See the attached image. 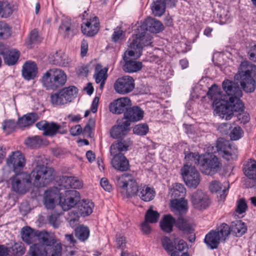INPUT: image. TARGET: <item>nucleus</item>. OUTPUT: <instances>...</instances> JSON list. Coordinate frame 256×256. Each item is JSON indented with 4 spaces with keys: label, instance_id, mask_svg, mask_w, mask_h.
I'll list each match as a JSON object with an SVG mask.
<instances>
[{
    "label": "nucleus",
    "instance_id": "1",
    "mask_svg": "<svg viewBox=\"0 0 256 256\" xmlns=\"http://www.w3.org/2000/svg\"><path fill=\"white\" fill-rule=\"evenodd\" d=\"M128 98L122 97L114 100L109 105L110 111L114 114H124V120L117 126H114L110 130L111 136L118 138L128 132Z\"/></svg>",
    "mask_w": 256,
    "mask_h": 256
},
{
    "label": "nucleus",
    "instance_id": "2",
    "mask_svg": "<svg viewBox=\"0 0 256 256\" xmlns=\"http://www.w3.org/2000/svg\"><path fill=\"white\" fill-rule=\"evenodd\" d=\"M234 78L246 92H254L256 88V66L247 61L242 62Z\"/></svg>",
    "mask_w": 256,
    "mask_h": 256
},
{
    "label": "nucleus",
    "instance_id": "3",
    "mask_svg": "<svg viewBox=\"0 0 256 256\" xmlns=\"http://www.w3.org/2000/svg\"><path fill=\"white\" fill-rule=\"evenodd\" d=\"M185 159L192 161V164H197L201 172L206 175H214L222 166L218 158L214 155L199 156L195 153L190 152L186 154Z\"/></svg>",
    "mask_w": 256,
    "mask_h": 256
},
{
    "label": "nucleus",
    "instance_id": "4",
    "mask_svg": "<svg viewBox=\"0 0 256 256\" xmlns=\"http://www.w3.org/2000/svg\"><path fill=\"white\" fill-rule=\"evenodd\" d=\"M34 168L30 174V179L34 178V184L37 188L46 186L54 178L53 168L44 166V156H38L34 158Z\"/></svg>",
    "mask_w": 256,
    "mask_h": 256
},
{
    "label": "nucleus",
    "instance_id": "5",
    "mask_svg": "<svg viewBox=\"0 0 256 256\" xmlns=\"http://www.w3.org/2000/svg\"><path fill=\"white\" fill-rule=\"evenodd\" d=\"M136 37L129 46L130 48L129 56L138 59L142 55L143 47L150 46L152 42V36L140 27L136 29Z\"/></svg>",
    "mask_w": 256,
    "mask_h": 256
},
{
    "label": "nucleus",
    "instance_id": "6",
    "mask_svg": "<svg viewBox=\"0 0 256 256\" xmlns=\"http://www.w3.org/2000/svg\"><path fill=\"white\" fill-rule=\"evenodd\" d=\"M41 81L47 90H55L66 84V75L60 69L51 68L43 74Z\"/></svg>",
    "mask_w": 256,
    "mask_h": 256
},
{
    "label": "nucleus",
    "instance_id": "7",
    "mask_svg": "<svg viewBox=\"0 0 256 256\" xmlns=\"http://www.w3.org/2000/svg\"><path fill=\"white\" fill-rule=\"evenodd\" d=\"M78 89L74 86L66 87L50 96V102L54 106H59L71 102L77 96Z\"/></svg>",
    "mask_w": 256,
    "mask_h": 256
},
{
    "label": "nucleus",
    "instance_id": "8",
    "mask_svg": "<svg viewBox=\"0 0 256 256\" xmlns=\"http://www.w3.org/2000/svg\"><path fill=\"white\" fill-rule=\"evenodd\" d=\"M181 169L182 175L186 184L190 188H196L200 182V174L194 166H192V161L188 160Z\"/></svg>",
    "mask_w": 256,
    "mask_h": 256
},
{
    "label": "nucleus",
    "instance_id": "9",
    "mask_svg": "<svg viewBox=\"0 0 256 256\" xmlns=\"http://www.w3.org/2000/svg\"><path fill=\"white\" fill-rule=\"evenodd\" d=\"M12 190L18 194H25L30 187V176L26 172L16 174L11 179Z\"/></svg>",
    "mask_w": 256,
    "mask_h": 256
},
{
    "label": "nucleus",
    "instance_id": "10",
    "mask_svg": "<svg viewBox=\"0 0 256 256\" xmlns=\"http://www.w3.org/2000/svg\"><path fill=\"white\" fill-rule=\"evenodd\" d=\"M62 244L59 242L48 249L42 244H34L30 246V256H61Z\"/></svg>",
    "mask_w": 256,
    "mask_h": 256
},
{
    "label": "nucleus",
    "instance_id": "11",
    "mask_svg": "<svg viewBox=\"0 0 256 256\" xmlns=\"http://www.w3.org/2000/svg\"><path fill=\"white\" fill-rule=\"evenodd\" d=\"M58 199L60 207L64 210L66 211L76 206L78 202L80 200V195L76 190H66L64 194H60Z\"/></svg>",
    "mask_w": 256,
    "mask_h": 256
},
{
    "label": "nucleus",
    "instance_id": "12",
    "mask_svg": "<svg viewBox=\"0 0 256 256\" xmlns=\"http://www.w3.org/2000/svg\"><path fill=\"white\" fill-rule=\"evenodd\" d=\"M36 126L39 130L43 131V134L46 136L52 137L58 133L64 134L66 132V130L62 128L60 124L54 122L41 120L37 122Z\"/></svg>",
    "mask_w": 256,
    "mask_h": 256
},
{
    "label": "nucleus",
    "instance_id": "13",
    "mask_svg": "<svg viewBox=\"0 0 256 256\" xmlns=\"http://www.w3.org/2000/svg\"><path fill=\"white\" fill-rule=\"evenodd\" d=\"M216 148L218 151L222 152V157L228 160L236 158L238 150L234 144H230L228 141L223 139L218 140Z\"/></svg>",
    "mask_w": 256,
    "mask_h": 256
},
{
    "label": "nucleus",
    "instance_id": "14",
    "mask_svg": "<svg viewBox=\"0 0 256 256\" xmlns=\"http://www.w3.org/2000/svg\"><path fill=\"white\" fill-rule=\"evenodd\" d=\"M0 55L2 56L6 64L12 66L17 62L20 52L16 49L10 48L6 45L0 44Z\"/></svg>",
    "mask_w": 256,
    "mask_h": 256
},
{
    "label": "nucleus",
    "instance_id": "15",
    "mask_svg": "<svg viewBox=\"0 0 256 256\" xmlns=\"http://www.w3.org/2000/svg\"><path fill=\"white\" fill-rule=\"evenodd\" d=\"M6 163L9 167L13 168V170L17 172L23 168L25 166L26 161L24 155L20 151L12 152L6 160Z\"/></svg>",
    "mask_w": 256,
    "mask_h": 256
},
{
    "label": "nucleus",
    "instance_id": "16",
    "mask_svg": "<svg viewBox=\"0 0 256 256\" xmlns=\"http://www.w3.org/2000/svg\"><path fill=\"white\" fill-rule=\"evenodd\" d=\"M81 28L83 34L88 36H94L98 33L100 28L98 18L94 16L90 20L84 21L81 25Z\"/></svg>",
    "mask_w": 256,
    "mask_h": 256
},
{
    "label": "nucleus",
    "instance_id": "17",
    "mask_svg": "<svg viewBox=\"0 0 256 256\" xmlns=\"http://www.w3.org/2000/svg\"><path fill=\"white\" fill-rule=\"evenodd\" d=\"M191 201L195 208L206 209L210 205L208 196L200 190H198L191 196Z\"/></svg>",
    "mask_w": 256,
    "mask_h": 256
},
{
    "label": "nucleus",
    "instance_id": "18",
    "mask_svg": "<svg viewBox=\"0 0 256 256\" xmlns=\"http://www.w3.org/2000/svg\"><path fill=\"white\" fill-rule=\"evenodd\" d=\"M78 24L70 19L64 20L59 28V32L66 38L71 39L78 32Z\"/></svg>",
    "mask_w": 256,
    "mask_h": 256
},
{
    "label": "nucleus",
    "instance_id": "19",
    "mask_svg": "<svg viewBox=\"0 0 256 256\" xmlns=\"http://www.w3.org/2000/svg\"><path fill=\"white\" fill-rule=\"evenodd\" d=\"M176 226L184 234H189L188 240L190 242L195 241L194 229L190 223L186 220L184 217H178L175 222Z\"/></svg>",
    "mask_w": 256,
    "mask_h": 256
},
{
    "label": "nucleus",
    "instance_id": "20",
    "mask_svg": "<svg viewBox=\"0 0 256 256\" xmlns=\"http://www.w3.org/2000/svg\"><path fill=\"white\" fill-rule=\"evenodd\" d=\"M228 100H222L219 102H214V112L220 118H225L226 120L231 119L232 116V112L228 103Z\"/></svg>",
    "mask_w": 256,
    "mask_h": 256
},
{
    "label": "nucleus",
    "instance_id": "21",
    "mask_svg": "<svg viewBox=\"0 0 256 256\" xmlns=\"http://www.w3.org/2000/svg\"><path fill=\"white\" fill-rule=\"evenodd\" d=\"M222 87L226 94L230 97L242 96V92L238 83L228 80H224Z\"/></svg>",
    "mask_w": 256,
    "mask_h": 256
},
{
    "label": "nucleus",
    "instance_id": "22",
    "mask_svg": "<svg viewBox=\"0 0 256 256\" xmlns=\"http://www.w3.org/2000/svg\"><path fill=\"white\" fill-rule=\"evenodd\" d=\"M139 27L146 32L149 31L154 34L161 32L164 28V26L160 22L152 18H146Z\"/></svg>",
    "mask_w": 256,
    "mask_h": 256
},
{
    "label": "nucleus",
    "instance_id": "23",
    "mask_svg": "<svg viewBox=\"0 0 256 256\" xmlns=\"http://www.w3.org/2000/svg\"><path fill=\"white\" fill-rule=\"evenodd\" d=\"M209 188L211 192L219 194V200H224L226 195V192L229 188V183L228 182L221 184L216 180L212 181L210 185Z\"/></svg>",
    "mask_w": 256,
    "mask_h": 256
},
{
    "label": "nucleus",
    "instance_id": "24",
    "mask_svg": "<svg viewBox=\"0 0 256 256\" xmlns=\"http://www.w3.org/2000/svg\"><path fill=\"white\" fill-rule=\"evenodd\" d=\"M113 158L111 161L112 167L116 170L125 172L128 170V160L122 153L112 154Z\"/></svg>",
    "mask_w": 256,
    "mask_h": 256
},
{
    "label": "nucleus",
    "instance_id": "25",
    "mask_svg": "<svg viewBox=\"0 0 256 256\" xmlns=\"http://www.w3.org/2000/svg\"><path fill=\"white\" fill-rule=\"evenodd\" d=\"M38 74L36 64L32 61L26 62L22 66V76L28 80L34 79Z\"/></svg>",
    "mask_w": 256,
    "mask_h": 256
},
{
    "label": "nucleus",
    "instance_id": "26",
    "mask_svg": "<svg viewBox=\"0 0 256 256\" xmlns=\"http://www.w3.org/2000/svg\"><path fill=\"white\" fill-rule=\"evenodd\" d=\"M94 207L93 202L89 200H79L76 205L77 210H74L78 216H89L92 212Z\"/></svg>",
    "mask_w": 256,
    "mask_h": 256
},
{
    "label": "nucleus",
    "instance_id": "27",
    "mask_svg": "<svg viewBox=\"0 0 256 256\" xmlns=\"http://www.w3.org/2000/svg\"><path fill=\"white\" fill-rule=\"evenodd\" d=\"M38 240L40 242L42 243L48 249H51L52 247L56 246L58 243L56 242V240L54 235L46 231H39L38 232Z\"/></svg>",
    "mask_w": 256,
    "mask_h": 256
},
{
    "label": "nucleus",
    "instance_id": "28",
    "mask_svg": "<svg viewBox=\"0 0 256 256\" xmlns=\"http://www.w3.org/2000/svg\"><path fill=\"white\" fill-rule=\"evenodd\" d=\"M50 62L56 65L67 66L70 63L68 56L61 51L56 52L49 56Z\"/></svg>",
    "mask_w": 256,
    "mask_h": 256
},
{
    "label": "nucleus",
    "instance_id": "29",
    "mask_svg": "<svg viewBox=\"0 0 256 256\" xmlns=\"http://www.w3.org/2000/svg\"><path fill=\"white\" fill-rule=\"evenodd\" d=\"M108 68H102L100 64H97L95 68L94 78L96 83L100 84V88L102 90L108 78Z\"/></svg>",
    "mask_w": 256,
    "mask_h": 256
},
{
    "label": "nucleus",
    "instance_id": "30",
    "mask_svg": "<svg viewBox=\"0 0 256 256\" xmlns=\"http://www.w3.org/2000/svg\"><path fill=\"white\" fill-rule=\"evenodd\" d=\"M220 236L216 230H212L206 234L204 242L212 250L216 249L220 242Z\"/></svg>",
    "mask_w": 256,
    "mask_h": 256
},
{
    "label": "nucleus",
    "instance_id": "31",
    "mask_svg": "<svg viewBox=\"0 0 256 256\" xmlns=\"http://www.w3.org/2000/svg\"><path fill=\"white\" fill-rule=\"evenodd\" d=\"M38 230H35L29 226H25L22 230V238L24 242L30 244L37 241Z\"/></svg>",
    "mask_w": 256,
    "mask_h": 256
},
{
    "label": "nucleus",
    "instance_id": "32",
    "mask_svg": "<svg viewBox=\"0 0 256 256\" xmlns=\"http://www.w3.org/2000/svg\"><path fill=\"white\" fill-rule=\"evenodd\" d=\"M60 192L57 188L54 190H50L45 192L44 196V205L48 209L52 208L54 207V204L57 198H58Z\"/></svg>",
    "mask_w": 256,
    "mask_h": 256
},
{
    "label": "nucleus",
    "instance_id": "33",
    "mask_svg": "<svg viewBox=\"0 0 256 256\" xmlns=\"http://www.w3.org/2000/svg\"><path fill=\"white\" fill-rule=\"evenodd\" d=\"M116 180L117 186L122 196V198H128V174L125 173L120 176H117Z\"/></svg>",
    "mask_w": 256,
    "mask_h": 256
},
{
    "label": "nucleus",
    "instance_id": "34",
    "mask_svg": "<svg viewBox=\"0 0 256 256\" xmlns=\"http://www.w3.org/2000/svg\"><path fill=\"white\" fill-rule=\"evenodd\" d=\"M127 134H126V135ZM126 136V134H125ZM124 135L118 138H122ZM128 148V144L126 141L120 138L113 143L110 148V155L115 154H116L122 153V152H126Z\"/></svg>",
    "mask_w": 256,
    "mask_h": 256
},
{
    "label": "nucleus",
    "instance_id": "35",
    "mask_svg": "<svg viewBox=\"0 0 256 256\" xmlns=\"http://www.w3.org/2000/svg\"><path fill=\"white\" fill-rule=\"evenodd\" d=\"M114 88L118 94H124L128 93V76L118 78L114 84Z\"/></svg>",
    "mask_w": 256,
    "mask_h": 256
},
{
    "label": "nucleus",
    "instance_id": "36",
    "mask_svg": "<svg viewBox=\"0 0 256 256\" xmlns=\"http://www.w3.org/2000/svg\"><path fill=\"white\" fill-rule=\"evenodd\" d=\"M244 175L249 179L256 180V161L250 160L243 165Z\"/></svg>",
    "mask_w": 256,
    "mask_h": 256
},
{
    "label": "nucleus",
    "instance_id": "37",
    "mask_svg": "<svg viewBox=\"0 0 256 256\" xmlns=\"http://www.w3.org/2000/svg\"><path fill=\"white\" fill-rule=\"evenodd\" d=\"M38 119V116L36 113H28L18 118V125L20 127H26L32 125Z\"/></svg>",
    "mask_w": 256,
    "mask_h": 256
},
{
    "label": "nucleus",
    "instance_id": "38",
    "mask_svg": "<svg viewBox=\"0 0 256 256\" xmlns=\"http://www.w3.org/2000/svg\"><path fill=\"white\" fill-rule=\"evenodd\" d=\"M230 230L236 236H241L247 230L245 224L241 220H237L231 223Z\"/></svg>",
    "mask_w": 256,
    "mask_h": 256
},
{
    "label": "nucleus",
    "instance_id": "39",
    "mask_svg": "<svg viewBox=\"0 0 256 256\" xmlns=\"http://www.w3.org/2000/svg\"><path fill=\"white\" fill-rule=\"evenodd\" d=\"M144 111L138 106L129 108V122H137L142 120Z\"/></svg>",
    "mask_w": 256,
    "mask_h": 256
},
{
    "label": "nucleus",
    "instance_id": "40",
    "mask_svg": "<svg viewBox=\"0 0 256 256\" xmlns=\"http://www.w3.org/2000/svg\"><path fill=\"white\" fill-rule=\"evenodd\" d=\"M166 6L165 0H154L151 5V10L155 16H160L164 13Z\"/></svg>",
    "mask_w": 256,
    "mask_h": 256
},
{
    "label": "nucleus",
    "instance_id": "41",
    "mask_svg": "<svg viewBox=\"0 0 256 256\" xmlns=\"http://www.w3.org/2000/svg\"><path fill=\"white\" fill-rule=\"evenodd\" d=\"M175 219L170 215H165L160 222L162 230L168 233L172 230L173 224H175Z\"/></svg>",
    "mask_w": 256,
    "mask_h": 256
},
{
    "label": "nucleus",
    "instance_id": "42",
    "mask_svg": "<svg viewBox=\"0 0 256 256\" xmlns=\"http://www.w3.org/2000/svg\"><path fill=\"white\" fill-rule=\"evenodd\" d=\"M242 96H236L235 97H230L228 98V104L230 106V110L232 112V115L234 114V112H242L244 110V104L240 100Z\"/></svg>",
    "mask_w": 256,
    "mask_h": 256
},
{
    "label": "nucleus",
    "instance_id": "43",
    "mask_svg": "<svg viewBox=\"0 0 256 256\" xmlns=\"http://www.w3.org/2000/svg\"><path fill=\"white\" fill-rule=\"evenodd\" d=\"M175 214L178 217H184L188 211L187 202L185 201H176L172 203Z\"/></svg>",
    "mask_w": 256,
    "mask_h": 256
},
{
    "label": "nucleus",
    "instance_id": "44",
    "mask_svg": "<svg viewBox=\"0 0 256 256\" xmlns=\"http://www.w3.org/2000/svg\"><path fill=\"white\" fill-rule=\"evenodd\" d=\"M155 191L148 186H144L139 194L140 198L144 202H150L154 198Z\"/></svg>",
    "mask_w": 256,
    "mask_h": 256
},
{
    "label": "nucleus",
    "instance_id": "45",
    "mask_svg": "<svg viewBox=\"0 0 256 256\" xmlns=\"http://www.w3.org/2000/svg\"><path fill=\"white\" fill-rule=\"evenodd\" d=\"M111 38L114 42L120 44L126 40L125 32L122 29L121 27L117 26L114 28Z\"/></svg>",
    "mask_w": 256,
    "mask_h": 256
},
{
    "label": "nucleus",
    "instance_id": "46",
    "mask_svg": "<svg viewBox=\"0 0 256 256\" xmlns=\"http://www.w3.org/2000/svg\"><path fill=\"white\" fill-rule=\"evenodd\" d=\"M76 236L80 241L84 242L90 236V230L87 226H80L75 230Z\"/></svg>",
    "mask_w": 256,
    "mask_h": 256
},
{
    "label": "nucleus",
    "instance_id": "47",
    "mask_svg": "<svg viewBox=\"0 0 256 256\" xmlns=\"http://www.w3.org/2000/svg\"><path fill=\"white\" fill-rule=\"evenodd\" d=\"M25 144L32 148L40 147L42 144V140L40 136H35L28 137L24 141Z\"/></svg>",
    "mask_w": 256,
    "mask_h": 256
},
{
    "label": "nucleus",
    "instance_id": "48",
    "mask_svg": "<svg viewBox=\"0 0 256 256\" xmlns=\"http://www.w3.org/2000/svg\"><path fill=\"white\" fill-rule=\"evenodd\" d=\"M17 125L18 122L13 120H5L2 123V129L6 134H9L14 130Z\"/></svg>",
    "mask_w": 256,
    "mask_h": 256
},
{
    "label": "nucleus",
    "instance_id": "49",
    "mask_svg": "<svg viewBox=\"0 0 256 256\" xmlns=\"http://www.w3.org/2000/svg\"><path fill=\"white\" fill-rule=\"evenodd\" d=\"M186 193V190L181 184H176L172 190V196L176 199L184 198Z\"/></svg>",
    "mask_w": 256,
    "mask_h": 256
},
{
    "label": "nucleus",
    "instance_id": "50",
    "mask_svg": "<svg viewBox=\"0 0 256 256\" xmlns=\"http://www.w3.org/2000/svg\"><path fill=\"white\" fill-rule=\"evenodd\" d=\"M130 177V176L129 174V196H139L142 187L139 186L135 179L131 178Z\"/></svg>",
    "mask_w": 256,
    "mask_h": 256
},
{
    "label": "nucleus",
    "instance_id": "51",
    "mask_svg": "<svg viewBox=\"0 0 256 256\" xmlns=\"http://www.w3.org/2000/svg\"><path fill=\"white\" fill-rule=\"evenodd\" d=\"M10 248L14 256H22L26 252V248L22 242H15Z\"/></svg>",
    "mask_w": 256,
    "mask_h": 256
},
{
    "label": "nucleus",
    "instance_id": "52",
    "mask_svg": "<svg viewBox=\"0 0 256 256\" xmlns=\"http://www.w3.org/2000/svg\"><path fill=\"white\" fill-rule=\"evenodd\" d=\"M216 230V232H218L220 236V239L225 240L226 237L230 234V228L226 223H222L219 226Z\"/></svg>",
    "mask_w": 256,
    "mask_h": 256
},
{
    "label": "nucleus",
    "instance_id": "53",
    "mask_svg": "<svg viewBox=\"0 0 256 256\" xmlns=\"http://www.w3.org/2000/svg\"><path fill=\"white\" fill-rule=\"evenodd\" d=\"M12 13L10 5L8 2L0 1V16L8 18Z\"/></svg>",
    "mask_w": 256,
    "mask_h": 256
},
{
    "label": "nucleus",
    "instance_id": "54",
    "mask_svg": "<svg viewBox=\"0 0 256 256\" xmlns=\"http://www.w3.org/2000/svg\"><path fill=\"white\" fill-rule=\"evenodd\" d=\"M159 216L160 214L158 212L153 210L150 208L146 212L145 220L150 223H156L158 222Z\"/></svg>",
    "mask_w": 256,
    "mask_h": 256
},
{
    "label": "nucleus",
    "instance_id": "55",
    "mask_svg": "<svg viewBox=\"0 0 256 256\" xmlns=\"http://www.w3.org/2000/svg\"><path fill=\"white\" fill-rule=\"evenodd\" d=\"M162 244L164 248L170 254L175 250V245L172 242L167 236H164L161 240Z\"/></svg>",
    "mask_w": 256,
    "mask_h": 256
},
{
    "label": "nucleus",
    "instance_id": "56",
    "mask_svg": "<svg viewBox=\"0 0 256 256\" xmlns=\"http://www.w3.org/2000/svg\"><path fill=\"white\" fill-rule=\"evenodd\" d=\"M149 130L148 125L146 123H142L136 125L133 128V132L138 136H145Z\"/></svg>",
    "mask_w": 256,
    "mask_h": 256
},
{
    "label": "nucleus",
    "instance_id": "57",
    "mask_svg": "<svg viewBox=\"0 0 256 256\" xmlns=\"http://www.w3.org/2000/svg\"><path fill=\"white\" fill-rule=\"evenodd\" d=\"M11 34V30L9 26L4 22H0V40L6 39Z\"/></svg>",
    "mask_w": 256,
    "mask_h": 256
},
{
    "label": "nucleus",
    "instance_id": "58",
    "mask_svg": "<svg viewBox=\"0 0 256 256\" xmlns=\"http://www.w3.org/2000/svg\"><path fill=\"white\" fill-rule=\"evenodd\" d=\"M143 66L142 62L129 60V73L138 72L142 69Z\"/></svg>",
    "mask_w": 256,
    "mask_h": 256
},
{
    "label": "nucleus",
    "instance_id": "59",
    "mask_svg": "<svg viewBox=\"0 0 256 256\" xmlns=\"http://www.w3.org/2000/svg\"><path fill=\"white\" fill-rule=\"evenodd\" d=\"M49 224L54 228H58L60 224V214L58 213H52L48 218Z\"/></svg>",
    "mask_w": 256,
    "mask_h": 256
},
{
    "label": "nucleus",
    "instance_id": "60",
    "mask_svg": "<svg viewBox=\"0 0 256 256\" xmlns=\"http://www.w3.org/2000/svg\"><path fill=\"white\" fill-rule=\"evenodd\" d=\"M116 243L118 247L122 249L120 256H128L126 251H124V248L126 247V238L121 234L116 235Z\"/></svg>",
    "mask_w": 256,
    "mask_h": 256
},
{
    "label": "nucleus",
    "instance_id": "61",
    "mask_svg": "<svg viewBox=\"0 0 256 256\" xmlns=\"http://www.w3.org/2000/svg\"><path fill=\"white\" fill-rule=\"evenodd\" d=\"M80 216L78 213L72 210L68 213V216L67 218L70 226L74 227L78 224Z\"/></svg>",
    "mask_w": 256,
    "mask_h": 256
},
{
    "label": "nucleus",
    "instance_id": "62",
    "mask_svg": "<svg viewBox=\"0 0 256 256\" xmlns=\"http://www.w3.org/2000/svg\"><path fill=\"white\" fill-rule=\"evenodd\" d=\"M242 130L240 127L236 126L230 132V139L233 140H238L242 137Z\"/></svg>",
    "mask_w": 256,
    "mask_h": 256
},
{
    "label": "nucleus",
    "instance_id": "63",
    "mask_svg": "<svg viewBox=\"0 0 256 256\" xmlns=\"http://www.w3.org/2000/svg\"><path fill=\"white\" fill-rule=\"evenodd\" d=\"M207 95L212 100L216 99L218 96L220 95V88L214 84L208 89Z\"/></svg>",
    "mask_w": 256,
    "mask_h": 256
},
{
    "label": "nucleus",
    "instance_id": "64",
    "mask_svg": "<svg viewBox=\"0 0 256 256\" xmlns=\"http://www.w3.org/2000/svg\"><path fill=\"white\" fill-rule=\"evenodd\" d=\"M248 208L247 204L244 198H240L238 201L236 212L239 214L244 212Z\"/></svg>",
    "mask_w": 256,
    "mask_h": 256
}]
</instances>
